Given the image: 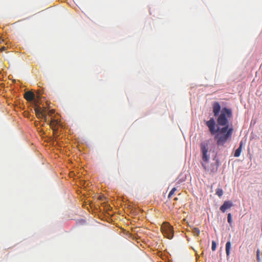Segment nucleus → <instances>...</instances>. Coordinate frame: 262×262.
Returning a JSON list of instances; mask_svg holds the SVG:
<instances>
[{"instance_id": "obj_9", "label": "nucleus", "mask_w": 262, "mask_h": 262, "mask_svg": "<svg viewBox=\"0 0 262 262\" xmlns=\"http://www.w3.org/2000/svg\"><path fill=\"white\" fill-rule=\"evenodd\" d=\"M243 148V142H241L238 148L235 150L234 156L235 157H238L242 152Z\"/></svg>"}, {"instance_id": "obj_6", "label": "nucleus", "mask_w": 262, "mask_h": 262, "mask_svg": "<svg viewBox=\"0 0 262 262\" xmlns=\"http://www.w3.org/2000/svg\"><path fill=\"white\" fill-rule=\"evenodd\" d=\"M24 98L28 101H34V103L37 101V100L35 98L34 94L31 91H27L25 93Z\"/></svg>"}, {"instance_id": "obj_16", "label": "nucleus", "mask_w": 262, "mask_h": 262, "mask_svg": "<svg viewBox=\"0 0 262 262\" xmlns=\"http://www.w3.org/2000/svg\"><path fill=\"white\" fill-rule=\"evenodd\" d=\"M55 113V111L54 110H50L48 113V114L49 115V116H52V115H53Z\"/></svg>"}, {"instance_id": "obj_17", "label": "nucleus", "mask_w": 262, "mask_h": 262, "mask_svg": "<svg viewBox=\"0 0 262 262\" xmlns=\"http://www.w3.org/2000/svg\"><path fill=\"white\" fill-rule=\"evenodd\" d=\"M6 49V47H1V52H3V51L5 50Z\"/></svg>"}, {"instance_id": "obj_20", "label": "nucleus", "mask_w": 262, "mask_h": 262, "mask_svg": "<svg viewBox=\"0 0 262 262\" xmlns=\"http://www.w3.org/2000/svg\"><path fill=\"white\" fill-rule=\"evenodd\" d=\"M174 200H178V198H174Z\"/></svg>"}, {"instance_id": "obj_7", "label": "nucleus", "mask_w": 262, "mask_h": 262, "mask_svg": "<svg viewBox=\"0 0 262 262\" xmlns=\"http://www.w3.org/2000/svg\"><path fill=\"white\" fill-rule=\"evenodd\" d=\"M233 206L232 203L230 201H225L221 206L220 210L222 212H225L227 209L230 208Z\"/></svg>"}, {"instance_id": "obj_18", "label": "nucleus", "mask_w": 262, "mask_h": 262, "mask_svg": "<svg viewBox=\"0 0 262 262\" xmlns=\"http://www.w3.org/2000/svg\"><path fill=\"white\" fill-rule=\"evenodd\" d=\"M259 251H257V258H258L259 256Z\"/></svg>"}, {"instance_id": "obj_3", "label": "nucleus", "mask_w": 262, "mask_h": 262, "mask_svg": "<svg viewBox=\"0 0 262 262\" xmlns=\"http://www.w3.org/2000/svg\"><path fill=\"white\" fill-rule=\"evenodd\" d=\"M201 151L202 155V160L203 162L202 163V166L205 170H207V166L205 163H208L210 158L208 151V143L207 141L203 142L200 144Z\"/></svg>"}, {"instance_id": "obj_21", "label": "nucleus", "mask_w": 262, "mask_h": 262, "mask_svg": "<svg viewBox=\"0 0 262 262\" xmlns=\"http://www.w3.org/2000/svg\"><path fill=\"white\" fill-rule=\"evenodd\" d=\"M2 85H3V83H1V87L2 86Z\"/></svg>"}, {"instance_id": "obj_15", "label": "nucleus", "mask_w": 262, "mask_h": 262, "mask_svg": "<svg viewBox=\"0 0 262 262\" xmlns=\"http://www.w3.org/2000/svg\"><path fill=\"white\" fill-rule=\"evenodd\" d=\"M227 221H228V222L229 224H231V223H232V217H231V214L230 213H228V214Z\"/></svg>"}, {"instance_id": "obj_11", "label": "nucleus", "mask_w": 262, "mask_h": 262, "mask_svg": "<svg viewBox=\"0 0 262 262\" xmlns=\"http://www.w3.org/2000/svg\"><path fill=\"white\" fill-rule=\"evenodd\" d=\"M216 194L221 198L223 194V190L221 188H217L216 190Z\"/></svg>"}, {"instance_id": "obj_1", "label": "nucleus", "mask_w": 262, "mask_h": 262, "mask_svg": "<svg viewBox=\"0 0 262 262\" xmlns=\"http://www.w3.org/2000/svg\"><path fill=\"white\" fill-rule=\"evenodd\" d=\"M206 124L209 128L211 134L215 135L214 139L216 140L217 144L219 145H223L232 135L233 129L229 128L228 126L222 128L217 127L215 129V122L213 118H211L207 121Z\"/></svg>"}, {"instance_id": "obj_13", "label": "nucleus", "mask_w": 262, "mask_h": 262, "mask_svg": "<svg viewBox=\"0 0 262 262\" xmlns=\"http://www.w3.org/2000/svg\"><path fill=\"white\" fill-rule=\"evenodd\" d=\"M176 190L177 188L176 187H173L169 193L168 198H170Z\"/></svg>"}, {"instance_id": "obj_12", "label": "nucleus", "mask_w": 262, "mask_h": 262, "mask_svg": "<svg viewBox=\"0 0 262 262\" xmlns=\"http://www.w3.org/2000/svg\"><path fill=\"white\" fill-rule=\"evenodd\" d=\"M192 233L195 236H199V234H200V231L199 230V228H194L193 229H192Z\"/></svg>"}, {"instance_id": "obj_14", "label": "nucleus", "mask_w": 262, "mask_h": 262, "mask_svg": "<svg viewBox=\"0 0 262 262\" xmlns=\"http://www.w3.org/2000/svg\"><path fill=\"white\" fill-rule=\"evenodd\" d=\"M216 248V244L215 241H213L212 242V247L211 249L212 251H215Z\"/></svg>"}, {"instance_id": "obj_19", "label": "nucleus", "mask_w": 262, "mask_h": 262, "mask_svg": "<svg viewBox=\"0 0 262 262\" xmlns=\"http://www.w3.org/2000/svg\"><path fill=\"white\" fill-rule=\"evenodd\" d=\"M40 94H38V95L37 98H38V99H40Z\"/></svg>"}, {"instance_id": "obj_2", "label": "nucleus", "mask_w": 262, "mask_h": 262, "mask_svg": "<svg viewBox=\"0 0 262 262\" xmlns=\"http://www.w3.org/2000/svg\"><path fill=\"white\" fill-rule=\"evenodd\" d=\"M212 111L215 117L218 116L217 123L219 125L226 126H228V120L232 117V114L230 109L226 107L223 108L221 111V107L218 102H214L212 104Z\"/></svg>"}, {"instance_id": "obj_5", "label": "nucleus", "mask_w": 262, "mask_h": 262, "mask_svg": "<svg viewBox=\"0 0 262 262\" xmlns=\"http://www.w3.org/2000/svg\"><path fill=\"white\" fill-rule=\"evenodd\" d=\"M38 100L34 102V111L36 115L38 118H41L44 120L45 122H47V117L46 114V110H42L41 108L38 105Z\"/></svg>"}, {"instance_id": "obj_4", "label": "nucleus", "mask_w": 262, "mask_h": 262, "mask_svg": "<svg viewBox=\"0 0 262 262\" xmlns=\"http://www.w3.org/2000/svg\"><path fill=\"white\" fill-rule=\"evenodd\" d=\"M161 231L163 234L167 238L171 239L173 237L172 227L167 223H164L161 227Z\"/></svg>"}, {"instance_id": "obj_10", "label": "nucleus", "mask_w": 262, "mask_h": 262, "mask_svg": "<svg viewBox=\"0 0 262 262\" xmlns=\"http://www.w3.org/2000/svg\"><path fill=\"white\" fill-rule=\"evenodd\" d=\"M231 249V243L230 241L227 242L226 244V253L227 256L230 254V251Z\"/></svg>"}, {"instance_id": "obj_8", "label": "nucleus", "mask_w": 262, "mask_h": 262, "mask_svg": "<svg viewBox=\"0 0 262 262\" xmlns=\"http://www.w3.org/2000/svg\"><path fill=\"white\" fill-rule=\"evenodd\" d=\"M50 127L52 128L54 132H55L57 130V125L58 122L52 119L49 123Z\"/></svg>"}]
</instances>
